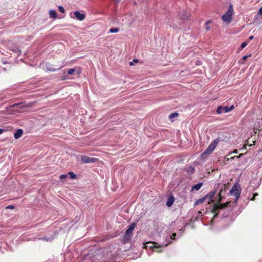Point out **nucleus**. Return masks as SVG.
<instances>
[{
  "mask_svg": "<svg viewBox=\"0 0 262 262\" xmlns=\"http://www.w3.org/2000/svg\"><path fill=\"white\" fill-rule=\"evenodd\" d=\"M220 187L219 189H220L219 193L217 195V198L216 199V202L215 203L212 207V211L216 215L218 213V212L220 210H222L227 207V204H221L220 202L222 201V199L224 197V195L226 192V188L225 187V185H222L220 184Z\"/></svg>",
  "mask_w": 262,
  "mask_h": 262,
  "instance_id": "f257e3e1",
  "label": "nucleus"
},
{
  "mask_svg": "<svg viewBox=\"0 0 262 262\" xmlns=\"http://www.w3.org/2000/svg\"><path fill=\"white\" fill-rule=\"evenodd\" d=\"M219 142V140L217 139L213 140L209 144L207 149L201 154V157L202 158H205L206 156L211 154Z\"/></svg>",
  "mask_w": 262,
  "mask_h": 262,
  "instance_id": "f03ea898",
  "label": "nucleus"
},
{
  "mask_svg": "<svg viewBox=\"0 0 262 262\" xmlns=\"http://www.w3.org/2000/svg\"><path fill=\"white\" fill-rule=\"evenodd\" d=\"M233 13L234 11L232 5H230L226 13L222 16V19L224 22L230 23L232 21Z\"/></svg>",
  "mask_w": 262,
  "mask_h": 262,
  "instance_id": "7ed1b4c3",
  "label": "nucleus"
},
{
  "mask_svg": "<svg viewBox=\"0 0 262 262\" xmlns=\"http://www.w3.org/2000/svg\"><path fill=\"white\" fill-rule=\"evenodd\" d=\"M241 190L240 187H238L236 184H234L230 190V194L235 198V202H237V200L239 198Z\"/></svg>",
  "mask_w": 262,
  "mask_h": 262,
  "instance_id": "20e7f679",
  "label": "nucleus"
},
{
  "mask_svg": "<svg viewBox=\"0 0 262 262\" xmlns=\"http://www.w3.org/2000/svg\"><path fill=\"white\" fill-rule=\"evenodd\" d=\"M220 184H215L213 187V190L205 195L206 198L209 199V201H210L214 202V201L212 200L213 198L214 197V195L217 193V190L220 187Z\"/></svg>",
  "mask_w": 262,
  "mask_h": 262,
  "instance_id": "39448f33",
  "label": "nucleus"
},
{
  "mask_svg": "<svg viewBox=\"0 0 262 262\" xmlns=\"http://www.w3.org/2000/svg\"><path fill=\"white\" fill-rule=\"evenodd\" d=\"M234 108V105H231L230 107L227 106H219L216 110V113L221 114L223 113H227L232 111Z\"/></svg>",
  "mask_w": 262,
  "mask_h": 262,
  "instance_id": "423d86ee",
  "label": "nucleus"
},
{
  "mask_svg": "<svg viewBox=\"0 0 262 262\" xmlns=\"http://www.w3.org/2000/svg\"><path fill=\"white\" fill-rule=\"evenodd\" d=\"M81 161L83 163H93L98 161V159L92 158L86 156H82Z\"/></svg>",
  "mask_w": 262,
  "mask_h": 262,
  "instance_id": "0eeeda50",
  "label": "nucleus"
},
{
  "mask_svg": "<svg viewBox=\"0 0 262 262\" xmlns=\"http://www.w3.org/2000/svg\"><path fill=\"white\" fill-rule=\"evenodd\" d=\"M74 14L76 19L80 21L83 20L85 18V14L80 13L78 11H75Z\"/></svg>",
  "mask_w": 262,
  "mask_h": 262,
  "instance_id": "6e6552de",
  "label": "nucleus"
},
{
  "mask_svg": "<svg viewBox=\"0 0 262 262\" xmlns=\"http://www.w3.org/2000/svg\"><path fill=\"white\" fill-rule=\"evenodd\" d=\"M136 226V224L135 223H132L129 225L127 230L125 231V233L126 234L133 235L132 233L133 230H134L135 227Z\"/></svg>",
  "mask_w": 262,
  "mask_h": 262,
  "instance_id": "1a4fd4ad",
  "label": "nucleus"
},
{
  "mask_svg": "<svg viewBox=\"0 0 262 262\" xmlns=\"http://www.w3.org/2000/svg\"><path fill=\"white\" fill-rule=\"evenodd\" d=\"M132 236L133 235H128L126 234V233H124L121 241L122 243L123 244L128 243L131 240Z\"/></svg>",
  "mask_w": 262,
  "mask_h": 262,
  "instance_id": "9d476101",
  "label": "nucleus"
},
{
  "mask_svg": "<svg viewBox=\"0 0 262 262\" xmlns=\"http://www.w3.org/2000/svg\"><path fill=\"white\" fill-rule=\"evenodd\" d=\"M10 50L15 53L17 56L21 54V50L16 46L13 45L10 48Z\"/></svg>",
  "mask_w": 262,
  "mask_h": 262,
  "instance_id": "9b49d317",
  "label": "nucleus"
},
{
  "mask_svg": "<svg viewBox=\"0 0 262 262\" xmlns=\"http://www.w3.org/2000/svg\"><path fill=\"white\" fill-rule=\"evenodd\" d=\"M23 130L22 129H18L14 133V137L15 139H17L19 138L23 135Z\"/></svg>",
  "mask_w": 262,
  "mask_h": 262,
  "instance_id": "f8f14e48",
  "label": "nucleus"
},
{
  "mask_svg": "<svg viewBox=\"0 0 262 262\" xmlns=\"http://www.w3.org/2000/svg\"><path fill=\"white\" fill-rule=\"evenodd\" d=\"M203 184L202 182H200L192 186L191 189V191H193L194 190L198 191L203 186Z\"/></svg>",
  "mask_w": 262,
  "mask_h": 262,
  "instance_id": "ddd939ff",
  "label": "nucleus"
},
{
  "mask_svg": "<svg viewBox=\"0 0 262 262\" xmlns=\"http://www.w3.org/2000/svg\"><path fill=\"white\" fill-rule=\"evenodd\" d=\"M174 198L172 196L169 197L166 203V206L168 207L171 206L174 202Z\"/></svg>",
  "mask_w": 262,
  "mask_h": 262,
  "instance_id": "4468645a",
  "label": "nucleus"
},
{
  "mask_svg": "<svg viewBox=\"0 0 262 262\" xmlns=\"http://www.w3.org/2000/svg\"><path fill=\"white\" fill-rule=\"evenodd\" d=\"M178 16H179V17L182 20H187L188 19V16L186 15V13L184 11L180 12Z\"/></svg>",
  "mask_w": 262,
  "mask_h": 262,
  "instance_id": "2eb2a0df",
  "label": "nucleus"
},
{
  "mask_svg": "<svg viewBox=\"0 0 262 262\" xmlns=\"http://www.w3.org/2000/svg\"><path fill=\"white\" fill-rule=\"evenodd\" d=\"M49 15L51 18L56 19L57 17V14L56 11L54 10H51L49 11Z\"/></svg>",
  "mask_w": 262,
  "mask_h": 262,
  "instance_id": "dca6fc26",
  "label": "nucleus"
},
{
  "mask_svg": "<svg viewBox=\"0 0 262 262\" xmlns=\"http://www.w3.org/2000/svg\"><path fill=\"white\" fill-rule=\"evenodd\" d=\"M54 239L53 236H45L39 238V239H41L46 242H51Z\"/></svg>",
  "mask_w": 262,
  "mask_h": 262,
  "instance_id": "f3484780",
  "label": "nucleus"
},
{
  "mask_svg": "<svg viewBox=\"0 0 262 262\" xmlns=\"http://www.w3.org/2000/svg\"><path fill=\"white\" fill-rule=\"evenodd\" d=\"M185 171L189 174H191L194 172V169L192 166L186 167Z\"/></svg>",
  "mask_w": 262,
  "mask_h": 262,
  "instance_id": "a211bd4d",
  "label": "nucleus"
},
{
  "mask_svg": "<svg viewBox=\"0 0 262 262\" xmlns=\"http://www.w3.org/2000/svg\"><path fill=\"white\" fill-rule=\"evenodd\" d=\"M206 199V197L205 196L204 197H203L202 198H201V199H199L197 200L194 202V205L195 206L199 205V204H201L203 203Z\"/></svg>",
  "mask_w": 262,
  "mask_h": 262,
  "instance_id": "6ab92c4d",
  "label": "nucleus"
},
{
  "mask_svg": "<svg viewBox=\"0 0 262 262\" xmlns=\"http://www.w3.org/2000/svg\"><path fill=\"white\" fill-rule=\"evenodd\" d=\"M24 106V105L23 104V103L21 102V103H15L14 104H13L12 105H11L10 106V107H18V108H23Z\"/></svg>",
  "mask_w": 262,
  "mask_h": 262,
  "instance_id": "aec40b11",
  "label": "nucleus"
},
{
  "mask_svg": "<svg viewBox=\"0 0 262 262\" xmlns=\"http://www.w3.org/2000/svg\"><path fill=\"white\" fill-rule=\"evenodd\" d=\"M69 175L71 179L74 180L77 178V176L73 172L70 171L68 173V176Z\"/></svg>",
  "mask_w": 262,
  "mask_h": 262,
  "instance_id": "412c9836",
  "label": "nucleus"
},
{
  "mask_svg": "<svg viewBox=\"0 0 262 262\" xmlns=\"http://www.w3.org/2000/svg\"><path fill=\"white\" fill-rule=\"evenodd\" d=\"M179 115V114L178 113H176V112H174V113H171L169 115V118L170 119H171L174 117H176L177 116H178Z\"/></svg>",
  "mask_w": 262,
  "mask_h": 262,
  "instance_id": "4be33fe9",
  "label": "nucleus"
},
{
  "mask_svg": "<svg viewBox=\"0 0 262 262\" xmlns=\"http://www.w3.org/2000/svg\"><path fill=\"white\" fill-rule=\"evenodd\" d=\"M119 31V29L118 28H111L110 30H109V32L110 33H117Z\"/></svg>",
  "mask_w": 262,
  "mask_h": 262,
  "instance_id": "5701e85b",
  "label": "nucleus"
},
{
  "mask_svg": "<svg viewBox=\"0 0 262 262\" xmlns=\"http://www.w3.org/2000/svg\"><path fill=\"white\" fill-rule=\"evenodd\" d=\"M75 72V69H74V68H72V69H69V70H68L67 73H68V74L69 75H72V74H74V73Z\"/></svg>",
  "mask_w": 262,
  "mask_h": 262,
  "instance_id": "b1692460",
  "label": "nucleus"
},
{
  "mask_svg": "<svg viewBox=\"0 0 262 262\" xmlns=\"http://www.w3.org/2000/svg\"><path fill=\"white\" fill-rule=\"evenodd\" d=\"M68 178V174H62L59 176V178L61 180H65Z\"/></svg>",
  "mask_w": 262,
  "mask_h": 262,
  "instance_id": "393cba45",
  "label": "nucleus"
},
{
  "mask_svg": "<svg viewBox=\"0 0 262 262\" xmlns=\"http://www.w3.org/2000/svg\"><path fill=\"white\" fill-rule=\"evenodd\" d=\"M156 243H148L147 244L150 245L149 246H146V247H149L150 248H154L155 247V245L156 244Z\"/></svg>",
  "mask_w": 262,
  "mask_h": 262,
  "instance_id": "a878e982",
  "label": "nucleus"
},
{
  "mask_svg": "<svg viewBox=\"0 0 262 262\" xmlns=\"http://www.w3.org/2000/svg\"><path fill=\"white\" fill-rule=\"evenodd\" d=\"M211 23V21L210 20H208L207 21L206 23H205V25H206V30L207 31H208L209 29H210V27H208V25Z\"/></svg>",
  "mask_w": 262,
  "mask_h": 262,
  "instance_id": "bb28decb",
  "label": "nucleus"
},
{
  "mask_svg": "<svg viewBox=\"0 0 262 262\" xmlns=\"http://www.w3.org/2000/svg\"><path fill=\"white\" fill-rule=\"evenodd\" d=\"M58 9L60 12L64 13L65 12V10L62 6H59L58 7Z\"/></svg>",
  "mask_w": 262,
  "mask_h": 262,
  "instance_id": "cd10ccee",
  "label": "nucleus"
},
{
  "mask_svg": "<svg viewBox=\"0 0 262 262\" xmlns=\"http://www.w3.org/2000/svg\"><path fill=\"white\" fill-rule=\"evenodd\" d=\"M176 236H177V233H173L170 236V239H174L176 238Z\"/></svg>",
  "mask_w": 262,
  "mask_h": 262,
  "instance_id": "c85d7f7f",
  "label": "nucleus"
},
{
  "mask_svg": "<svg viewBox=\"0 0 262 262\" xmlns=\"http://www.w3.org/2000/svg\"><path fill=\"white\" fill-rule=\"evenodd\" d=\"M61 69V67L58 68V69H55V68H49L48 70L51 71H56L58 70H59Z\"/></svg>",
  "mask_w": 262,
  "mask_h": 262,
  "instance_id": "c756f323",
  "label": "nucleus"
},
{
  "mask_svg": "<svg viewBox=\"0 0 262 262\" xmlns=\"http://www.w3.org/2000/svg\"><path fill=\"white\" fill-rule=\"evenodd\" d=\"M247 44L246 42H243L241 44V48H242V49L244 48L245 47H246V46H247Z\"/></svg>",
  "mask_w": 262,
  "mask_h": 262,
  "instance_id": "7c9ffc66",
  "label": "nucleus"
},
{
  "mask_svg": "<svg viewBox=\"0 0 262 262\" xmlns=\"http://www.w3.org/2000/svg\"><path fill=\"white\" fill-rule=\"evenodd\" d=\"M251 54H249V55H247L244 56L243 57V59L244 60H246V59H247V58H248V57H251Z\"/></svg>",
  "mask_w": 262,
  "mask_h": 262,
  "instance_id": "2f4dec72",
  "label": "nucleus"
},
{
  "mask_svg": "<svg viewBox=\"0 0 262 262\" xmlns=\"http://www.w3.org/2000/svg\"><path fill=\"white\" fill-rule=\"evenodd\" d=\"M6 208L12 209L14 208V206L13 205H9L6 207Z\"/></svg>",
  "mask_w": 262,
  "mask_h": 262,
  "instance_id": "473e14b6",
  "label": "nucleus"
},
{
  "mask_svg": "<svg viewBox=\"0 0 262 262\" xmlns=\"http://www.w3.org/2000/svg\"><path fill=\"white\" fill-rule=\"evenodd\" d=\"M258 13L260 15H262V6L259 9Z\"/></svg>",
  "mask_w": 262,
  "mask_h": 262,
  "instance_id": "72a5a7b5",
  "label": "nucleus"
},
{
  "mask_svg": "<svg viewBox=\"0 0 262 262\" xmlns=\"http://www.w3.org/2000/svg\"><path fill=\"white\" fill-rule=\"evenodd\" d=\"M238 157H239L238 156H234V157H231L230 159H231V160H233V159H234V158H238Z\"/></svg>",
  "mask_w": 262,
  "mask_h": 262,
  "instance_id": "f704fd0d",
  "label": "nucleus"
},
{
  "mask_svg": "<svg viewBox=\"0 0 262 262\" xmlns=\"http://www.w3.org/2000/svg\"><path fill=\"white\" fill-rule=\"evenodd\" d=\"M253 38H254V36H250L248 38V39L250 40L253 39Z\"/></svg>",
  "mask_w": 262,
  "mask_h": 262,
  "instance_id": "c9c22d12",
  "label": "nucleus"
},
{
  "mask_svg": "<svg viewBox=\"0 0 262 262\" xmlns=\"http://www.w3.org/2000/svg\"><path fill=\"white\" fill-rule=\"evenodd\" d=\"M133 61L137 63L138 62V60L137 59H134Z\"/></svg>",
  "mask_w": 262,
  "mask_h": 262,
  "instance_id": "e433bc0d",
  "label": "nucleus"
},
{
  "mask_svg": "<svg viewBox=\"0 0 262 262\" xmlns=\"http://www.w3.org/2000/svg\"><path fill=\"white\" fill-rule=\"evenodd\" d=\"M4 129L0 128V135L3 132Z\"/></svg>",
  "mask_w": 262,
  "mask_h": 262,
  "instance_id": "4c0bfd02",
  "label": "nucleus"
},
{
  "mask_svg": "<svg viewBox=\"0 0 262 262\" xmlns=\"http://www.w3.org/2000/svg\"><path fill=\"white\" fill-rule=\"evenodd\" d=\"M233 152L234 153V154H237V150L236 149H235V150H233Z\"/></svg>",
  "mask_w": 262,
  "mask_h": 262,
  "instance_id": "58836bf2",
  "label": "nucleus"
},
{
  "mask_svg": "<svg viewBox=\"0 0 262 262\" xmlns=\"http://www.w3.org/2000/svg\"><path fill=\"white\" fill-rule=\"evenodd\" d=\"M129 64L130 66H133V65H134V63H133V62L132 61H130V62H129Z\"/></svg>",
  "mask_w": 262,
  "mask_h": 262,
  "instance_id": "ea45409f",
  "label": "nucleus"
},
{
  "mask_svg": "<svg viewBox=\"0 0 262 262\" xmlns=\"http://www.w3.org/2000/svg\"><path fill=\"white\" fill-rule=\"evenodd\" d=\"M258 195V194H257V193H254V194H253L254 197V196H256V195Z\"/></svg>",
  "mask_w": 262,
  "mask_h": 262,
  "instance_id": "a19ab883",
  "label": "nucleus"
},
{
  "mask_svg": "<svg viewBox=\"0 0 262 262\" xmlns=\"http://www.w3.org/2000/svg\"><path fill=\"white\" fill-rule=\"evenodd\" d=\"M170 243H171V242H168V243L167 244H165V246H167L168 244H169Z\"/></svg>",
  "mask_w": 262,
  "mask_h": 262,
  "instance_id": "79ce46f5",
  "label": "nucleus"
},
{
  "mask_svg": "<svg viewBox=\"0 0 262 262\" xmlns=\"http://www.w3.org/2000/svg\"><path fill=\"white\" fill-rule=\"evenodd\" d=\"M80 73V71L77 72V74L79 75Z\"/></svg>",
  "mask_w": 262,
  "mask_h": 262,
  "instance_id": "37998d69",
  "label": "nucleus"
},
{
  "mask_svg": "<svg viewBox=\"0 0 262 262\" xmlns=\"http://www.w3.org/2000/svg\"><path fill=\"white\" fill-rule=\"evenodd\" d=\"M117 2H119L120 0H116Z\"/></svg>",
  "mask_w": 262,
  "mask_h": 262,
  "instance_id": "c03bdc74",
  "label": "nucleus"
},
{
  "mask_svg": "<svg viewBox=\"0 0 262 262\" xmlns=\"http://www.w3.org/2000/svg\"><path fill=\"white\" fill-rule=\"evenodd\" d=\"M242 155H243L242 154H240L239 157H241Z\"/></svg>",
  "mask_w": 262,
  "mask_h": 262,
  "instance_id": "a18cd8bd",
  "label": "nucleus"
}]
</instances>
